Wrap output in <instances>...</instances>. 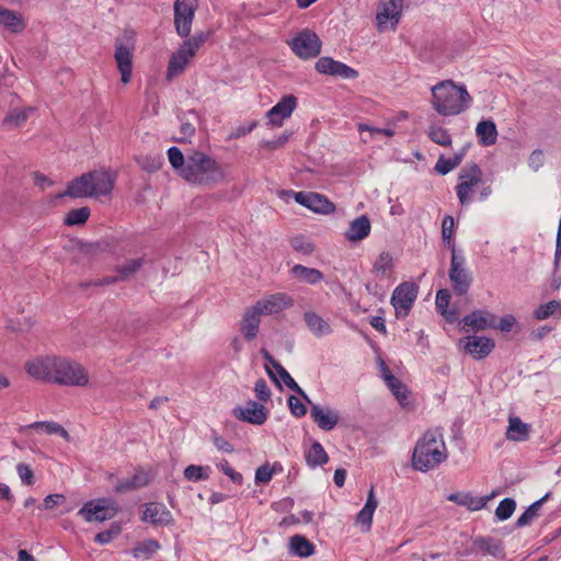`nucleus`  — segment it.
Listing matches in <instances>:
<instances>
[{
  "mask_svg": "<svg viewBox=\"0 0 561 561\" xmlns=\"http://www.w3.org/2000/svg\"><path fill=\"white\" fill-rule=\"evenodd\" d=\"M432 106L443 116H454L463 113L471 104L472 98L463 84L453 80H443L431 89Z\"/></svg>",
  "mask_w": 561,
  "mask_h": 561,
  "instance_id": "obj_1",
  "label": "nucleus"
},
{
  "mask_svg": "<svg viewBox=\"0 0 561 561\" xmlns=\"http://www.w3.org/2000/svg\"><path fill=\"white\" fill-rule=\"evenodd\" d=\"M115 184V175L99 169L83 173L69 182L67 190L57 195V198L69 196L71 198L100 197L111 194Z\"/></svg>",
  "mask_w": 561,
  "mask_h": 561,
  "instance_id": "obj_2",
  "label": "nucleus"
},
{
  "mask_svg": "<svg viewBox=\"0 0 561 561\" xmlns=\"http://www.w3.org/2000/svg\"><path fill=\"white\" fill-rule=\"evenodd\" d=\"M447 459V448L443 433L436 430H428L417 440L413 455L412 467L422 472L436 468Z\"/></svg>",
  "mask_w": 561,
  "mask_h": 561,
  "instance_id": "obj_3",
  "label": "nucleus"
},
{
  "mask_svg": "<svg viewBox=\"0 0 561 561\" xmlns=\"http://www.w3.org/2000/svg\"><path fill=\"white\" fill-rule=\"evenodd\" d=\"M181 178L194 185H213L224 180L225 172L214 158L192 150L186 154V167L181 170Z\"/></svg>",
  "mask_w": 561,
  "mask_h": 561,
  "instance_id": "obj_4",
  "label": "nucleus"
},
{
  "mask_svg": "<svg viewBox=\"0 0 561 561\" xmlns=\"http://www.w3.org/2000/svg\"><path fill=\"white\" fill-rule=\"evenodd\" d=\"M206 39L207 34L198 32L180 45L179 49L172 54L170 58L165 75L167 80H172L185 70L187 64L204 45Z\"/></svg>",
  "mask_w": 561,
  "mask_h": 561,
  "instance_id": "obj_5",
  "label": "nucleus"
},
{
  "mask_svg": "<svg viewBox=\"0 0 561 561\" xmlns=\"http://www.w3.org/2000/svg\"><path fill=\"white\" fill-rule=\"evenodd\" d=\"M89 382L85 368L71 359L57 357L54 383L71 387H84Z\"/></svg>",
  "mask_w": 561,
  "mask_h": 561,
  "instance_id": "obj_6",
  "label": "nucleus"
},
{
  "mask_svg": "<svg viewBox=\"0 0 561 561\" xmlns=\"http://www.w3.org/2000/svg\"><path fill=\"white\" fill-rule=\"evenodd\" d=\"M288 45L297 57L307 60L320 54L322 42L313 31L304 28L288 42Z\"/></svg>",
  "mask_w": 561,
  "mask_h": 561,
  "instance_id": "obj_7",
  "label": "nucleus"
},
{
  "mask_svg": "<svg viewBox=\"0 0 561 561\" xmlns=\"http://www.w3.org/2000/svg\"><path fill=\"white\" fill-rule=\"evenodd\" d=\"M118 512L116 503L106 497L87 502L79 511L78 515L85 522H105L112 519Z\"/></svg>",
  "mask_w": 561,
  "mask_h": 561,
  "instance_id": "obj_8",
  "label": "nucleus"
},
{
  "mask_svg": "<svg viewBox=\"0 0 561 561\" xmlns=\"http://www.w3.org/2000/svg\"><path fill=\"white\" fill-rule=\"evenodd\" d=\"M482 176V170L477 163L467 164L460 170L458 174L459 183L456 186V194L462 206L471 203L472 188L481 183Z\"/></svg>",
  "mask_w": 561,
  "mask_h": 561,
  "instance_id": "obj_9",
  "label": "nucleus"
},
{
  "mask_svg": "<svg viewBox=\"0 0 561 561\" xmlns=\"http://www.w3.org/2000/svg\"><path fill=\"white\" fill-rule=\"evenodd\" d=\"M448 275L455 293L459 296L466 295L471 286L472 277L469 271L466 268L465 256L457 253L455 244H453V253Z\"/></svg>",
  "mask_w": 561,
  "mask_h": 561,
  "instance_id": "obj_10",
  "label": "nucleus"
},
{
  "mask_svg": "<svg viewBox=\"0 0 561 561\" xmlns=\"http://www.w3.org/2000/svg\"><path fill=\"white\" fill-rule=\"evenodd\" d=\"M196 9L197 0H175L174 27L179 36H190Z\"/></svg>",
  "mask_w": 561,
  "mask_h": 561,
  "instance_id": "obj_11",
  "label": "nucleus"
},
{
  "mask_svg": "<svg viewBox=\"0 0 561 561\" xmlns=\"http://www.w3.org/2000/svg\"><path fill=\"white\" fill-rule=\"evenodd\" d=\"M133 50L134 44L130 36L116 39L114 58L123 83H128L131 78Z\"/></svg>",
  "mask_w": 561,
  "mask_h": 561,
  "instance_id": "obj_12",
  "label": "nucleus"
},
{
  "mask_svg": "<svg viewBox=\"0 0 561 561\" xmlns=\"http://www.w3.org/2000/svg\"><path fill=\"white\" fill-rule=\"evenodd\" d=\"M261 354L265 360V369L271 379H273L275 382H277L276 376L273 373V370L270 368V366H272L276 370V373L279 375L280 379L283 380V382L290 390H293L296 393H298L299 396H301L302 399L307 403H311V400L309 399V397L299 387V385L294 380V378L289 375V373L277 360H275V358L265 348L261 350Z\"/></svg>",
  "mask_w": 561,
  "mask_h": 561,
  "instance_id": "obj_13",
  "label": "nucleus"
},
{
  "mask_svg": "<svg viewBox=\"0 0 561 561\" xmlns=\"http://www.w3.org/2000/svg\"><path fill=\"white\" fill-rule=\"evenodd\" d=\"M417 289L414 284L402 283L392 293L391 304L397 317H405L416 299Z\"/></svg>",
  "mask_w": 561,
  "mask_h": 561,
  "instance_id": "obj_14",
  "label": "nucleus"
},
{
  "mask_svg": "<svg viewBox=\"0 0 561 561\" xmlns=\"http://www.w3.org/2000/svg\"><path fill=\"white\" fill-rule=\"evenodd\" d=\"M459 345L474 359L485 358L495 347L492 339L486 336H465L460 339Z\"/></svg>",
  "mask_w": 561,
  "mask_h": 561,
  "instance_id": "obj_15",
  "label": "nucleus"
},
{
  "mask_svg": "<svg viewBox=\"0 0 561 561\" xmlns=\"http://www.w3.org/2000/svg\"><path fill=\"white\" fill-rule=\"evenodd\" d=\"M57 357H37L25 365L30 376L37 380L54 382L55 367Z\"/></svg>",
  "mask_w": 561,
  "mask_h": 561,
  "instance_id": "obj_16",
  "label": "nucleus"
},
{
  "mask_svg": "<svg viewBox=\"0 0 561 561\" xmlns=\"http://www.w3.org/2000/svg\"><path fill=\"white\" fill-rule=\"evenodd\" d=\"M295 201L316 213L329 214L334 210V205L325 196L314 192H289Z\"/></svg>",
  "mask_w": 561,
  "mask_h": 561,
  "instance_id": "obj_17",
  "label": "nucleus"
},
{
  "mask_svg": "<svg viewBox=\"0 0 561 561\" xmlns=\"http://www.w3.org/2000/svg\"><path fill=\"white\" fill-rule=\"evenodd\" d=\"M316 70L323 75L340 77L343 79H355L358 77L354 68L332 59L331 57H321L316 62Z\"/></svg>",
  "mask_w": 561,
  "mask_h": 561,
  "instance_id": "obj_18",
  "label": "nucleus"
},
{
  "mask_svg": "<svg viewBox=\"0 0 561 561\" xmlns=\"http://www.w3.org/2000/svg\"><path fill=\"white\" fill-rule=\"evenodd\" d=\"M232 414L238 420L254 425H262L267 419L265 407L253 400H249L244 407H236Z\"/></svg>",
  "mask_w": 561,
  "mask_h": 561,
  "instance_id": "obj_19",
  "label": "nucleus"
},
{
  "mask_svg": "<svg viewBox=\"0 0 561 561\" xmlns=\"http://www.w3.org/2000/svg\"><path fill=\"white\" fill-rule=\"evenodd\" d=\"M141 520L154 526H170L174 523L172 513L164 504L158 502L145 504Z\"/></svg>",
  "mask_w": 561,
  "mask_h": 561,
  "instance_id": "obj_20",
  "label": "nucleus"
},
{
  "mask_svg": "<svg viewBox=\"0 0 561 561\" xmlns=\"http://www.w3.org/2000/svg\"><path fill=\"white\" fill-rule=\"evenodd\" d=\"M290 306H293V299L284 293H277L257 300L253 307L261 316H268L278 313Z\"/></svg>",
  "mask_w": 561,
  "mask_h": 561,
  "instance_id": "obj_21",
  "label": "nucleus"
},
{
  "mask_svg": "<svg viewBox=\"0 0 561 561\" xmlns=\"http://www.w3.org/2000/svg\"><path fill=\"white\" fill-rule=\"evenodd\" d=\"M297 106V99L294 95H285L267 113L268 124L280 127L283 122L290 117Z\"/></svg>",
  "mask_w": 561,
  "mask_h": 561,
  "instance_id": "obj_22",
  "label": "nucleus"
},
{
  "mask_svg": "<svg viewBox=\"0 0 561 561\" xmlns=\"http://www.w3.org/2000/svg\"><path fill=\"white\" fill-rule=\"evenodd\" d=\"M381 5V10L377 13L379 28H385L388 23L394 27L401 18L403 0H387Z\"/></svg>",
  "mask_w": 561,
  "mask_h": 561,
  "instance_id": "obj_23",
  "label": "nucleus"
},
{
  "mask_svg": "<svg viewBox=\"0 0 561 561\" xmlns=\"http://www.w3.org/2000/svg\"><path fill=\"white\" fill-rule=\"evenodd\" d=\"M309 404L311 405L310 416L319 428L331 431L337 425L340 415L336 411L329 408L323 409L312 402Z\"/></svg>",
  "mask_w": 561,
  "mask_h": 561,
  "instance_id": "obj_24",
  "label": "nucleus"
},
{
  "mask_svg": "<svg viewBox=\"0 0 561 561\" xmlns=\"http://www.w3.org/2000/svg\"><path fill=\"white\" fill-rule=\"evenodd\" d=\"M461 322L466 327H471L474 331H483L495 328V314L488 310H474L463 317Z\"/></svg>",
  "mask_w": 561,
  "mask_h": 561,
  "instance_id": "obj_25",
  "label": "nucleus"
},
{
  "mask_svg": "<svg viewBox=\"0 0 561 561\" xmlns=\"http://www.w3.org/2000/svg\"><path fill=\"white\" fill-rule=\"evenodd\" d=\"M378 506V501L375 496L374 488L371 486L364 507L356 516V523L360 525L363 531H369L373 524V516Z\"/></svg>",
  "mask_w": 561,
  "mask_h": 561,
  "instance_id": "obj_26",
  "label": "nucleus"
},
{
  "mask_svg": "<svg viewBox=\"0 0 561 561\" xmlns=\"http://www.w3.org/2000/svg\"><path fill=\"white\" fill-rule=\"evenodd\" d=\"M447 500L456 503L457 505L463 506L469 511H479L486 506L489 496L474 497L469 492H457L449 494Z\"/></svg>",
  "mask_w": 561,
  "mask_h": 561,
  "instance_id": "obj_27",
  "label": "nucleus"
},
{
  "mask_svg": "<svg viewBox=\"0 0 561 561\" xmlns=\"http://www.w3.org/2000/svg\"><path fill=\"white\" fill-rule=\"evenodd\" d=\"M370 228L369 218L366 215H362L350 222L344 236L348 241L357 242L368 237Z\"/></svg>",
  "mask_w": 561,
  "mask_h": 561,
  "instance_id": "obj_28",
  "label": "nucleus"
},
{
  "mask_svg": "<svg viewBox=\"0 0 561 561\" xmlns=\"http://www.w3.org/2000/svg\"><path fill=\"white\" fill-rule=\"evenodd\" d=\"M260 318L261 313L253 306L244 312L240 331L248 341L255 339L257 335Z\"/></svg>",
  "mask_w": 561,
  "mask_h": 561,
  "instance_id": "obj_29",
  "label": "nucleus"
},
{
  "mask_svg": "<svg viewBox=\"0 0 561 561\" xmlns=\"http://www.w3.org/2000/svg\"><path fill=\"white\" fill-rule=\"evenodd\" d=\"M386 383L402 408L409 409L412 407V402L410 401V391L404 383L392 375L391 371H388V375L386 376Z\"/></svg>",
  "mask_w": 561,
  "mask_h": 561,
  "instance_id": "obj_30",
  "label": "nucleus"
},
{
  "mask_svg": "<svg viewBox=\"0 0 561 561\" xmlns=\"http://www.w3.org/2000/svg\"><path fill=\"white\" fill-rule=\"evenodd\" d=\"M530 425L522 422L518 416H510L506 438L513 442H525L529 438Z\"/></svg>",
  "mask_w": 561,
  "mask_h": 561,
  "instance_id": "obj_31",
  "label": "nucleus"
},
{
  "mask_svg": "<svg viewBox=\"0 0 561 561\" xmlns=\"http://www.w3.org/2000/svg\"><path fill=\"white\" fill-rule=\"evenodd\" d=\"M150 482V477L145 471H137L131 478L118 481L114 488L116 493H126L146 486Z\"/></svg>",
  "mask_w": 561,
  "mask_h": 561,
  "instance_id": "obj_32",
  "label": "nucleus"
},
{
  "mask_svg": "<svg viewBox=\"0 0 561 561\" xmlns=\"http://www.w3.org/2000/svg\"><path fill=\"white\" fill-rule=\"evenodd\" d=\"M450 293L448 289H439L436 293V309L446 319L447 322L453 323L458 319L456 309H449Z\"/></svg>",
  "mask_w": 561,
  "mask_h": 561,
  "instance_id": "obj_33",
  "label": "nucleus"
},
{
  "mask_svg": "<svg viewBox=\"0 0 561 561\" xmlns=\"http://www.w3.org/2000/svg\"><path fill=\"white\" fill-rule=\"evenodd\" d=\"M304 319L308 329L316 336H324L332 332L330 324L322 317H320L318 313L313 311L305 312Z\"/></svg>",
  "mask_w": 561,
  "mask_h": 561,
  "instance_id": "obj_34",
  "label": "nucleus"
},
{
  "mask_svg": "<svg viewBox=\"0 0 561 561\" xmlns=\"http://www.w3.org/2000/svg\"><path fill=\"white\" fill-rule=\"evenodd\" d=\"M314 545L305 536L294 535L289 539V552L300 558H308L314 553Z\"/></svg>",
  "mask_w": 561,
  "mask_h": 561,
  "instance_id": "obj_35",
  "label": "nucleus"
},
{
  "mask_svg": "<svg viewBox=\"0 0 561 561\" xmlns=\"http://www.w3.org/2000/svg\"><path fill=\"white\" fill-rule=\"evenodd\" d=\"M291 274L297 279L310 285H316L323 279V274L318 268L307 267L301 264H296L291 268Z\"/></svg>",
  "mask_w": 561,
  "mask_h": 561,
  "instance_id": "obj_36",
  "label": "nucleus"
},
{
  "mask_svg": "<svg viewBox=\"0 0 561 561\" xmlns=\"http://www.w3.org/2000/svg\"><path fill=\"white\" fill-rule=\"evenodd\" d=\"M476 133L479 141L483 146H491L496 142L497 130L495 123L491 119L479 122L476 127Z\"/></svg>",
  "mask_w": 561,
  "mask_h": 561,
  "instance_id": "obj_37",
  "label": "nucleus"
},
{
  "mask_svg": "<svg viewBox=\"0 0 561 561\" xmlns=\"http://www.w3.org/2000/svg\"><path fill=\"white\" fill-rule=\"evenodd\" d=\"M198 121L197 113L195 111H190L185 115V117H181V126L180 133L181 136L175 138L178 142H186L191 141V138L195 134V123Z\"/></svg>",
  "mask_w": 561,
  "mask_h": 561,
  "instance_id": "obj_38",
  "label": "nucleus"
},
{
  "mask_svg": "<svg viewBox=\"0 0 561 561\" xmlns=\"http://www.w3.org/2000/svg\"><path fill=\"white\" fill-rule=\"evenodd\" d=\"M392 270L393 260L391 254L386 251L381 252L374 263L373 273H375L379 279H385L391 275Z\"/></svg>",
  "mask_w": 561,
  "mask_h": 561,
  "instance_id": "obj_39",
  "label": "nucleus"
},
{
  "mask_svg": "<svg viewBox=\"0 0 561 561\" xmlns=\"http://www.w3.org/2000/svg\"><path fill=\"white\" fill-rule=\"evenodd\" d=\"M473 546L484 554L500 557L503 553L501 541L491 537H478L473 540Z\"/></svg>",
  "mask_w": 561,
  "mask_h": 561,
  "instance_id": "obj_40",
  "label": "nucleus"
},
{
  "mask_svg": "<svg viewBox=\"0 0 561 561\" xmlns=\"http://www.w3.org/2000/svg\"><path fill=\"white\" fill-rule=\"evenodd\" d=\"M0 24L8 27L12 33H20L25 27L21 15L3 8H0Z\"/></svg>",
  "mask_w": 561,
  "mask_h": 561,
  "instance_id": "obj_41",
  "label": "nucleus"
},
{
  "mask_svg": "<svg viewBox=\"0 0 561 561\" xmlns=\"http://www.w3.org/2000/svg\"><path fill=\"white\" fill-rule=\"evenodd\" d=\"M306 461L310 468L322 466L329 461V456L319 442H314L306 453Z\"/></svg>",
  "mask_w": 561,
  "mask_h": 561,
  "instance_id": "obj_42",
  "label": "nucleus"
},
{
  "mask_svg": "<svg viewBox=\"0 0 561 561\" xmlns=\"http://www.w3.org/2000/svg\"><path fill=\"white\" fill-rule=\"evenodd\" d=\"M550 496V493L545 494L541 499L534 502L528 508L517 518L516 526L525 527L529 525L535 517L538 516V512L541 508L542 504Z\"/></svg>",
  "mask_w": 561,
  "mask_h": 561,
  "instance_id": "obj_43",
  "label": "nucleus"
},
{
  "mask_svg": "<svg viewBox=\"0 0 561 561\" xmlns=\"http://www.w3.org/2000/svg\"><path fill=\"white\" fill-rule=\"evenodd\" d=\"M33 107L28 108H14L3 119V124L9 128H16L26 122L30 114L33 112Z\"/></svg>",
  "mask_w": 561,
  "mask_h": 561,
  "instance_id": "obj_44",
  "label": "nucleus"
},
{
  "mask_svg": "<svg viewBox=\"0 0 561 561\" xmlns=\"http://www.w3.org/2000/svg\"><path fill=\"white\" fill-rule=\"evenodd\" d=\"M462 159L463 152L456 153L451 158L440 156L435 164V170L437 173L445 175L457 168L461 163Z\"/></svg>",
  "mask_w": 561,
  "mask_h": 561,
  "instance_id": "obj_45",
  "label": "nucleus"
},
{
  "mask_svg": "<svg viewBox=\"0 0 561 561\" xmlns=\"http://www.w3.org/2000/svg\"><path fill=\"white\" fill-rule=\"evenodd\" d=\"M144 265L142 259H131L125 264L116 266L115 271L122 280L128 279L131 275L137 273Z\"/></svg>",
  "mask_w": 561,
  "mask_h": 561,
  "instance_id": "obj_46",
  "label": "nucleus"
},
{
  "mask_svg": "<svg viewBox=\"0 0 561 561\" xmlns=\"http://www.w3.org/2000/svg\"><path fill=\"white\" fill-rule=\"evenodd\" d=\"M90 217V208L81 207L71 209L65 217V225L67 226H78L83 225Z\"/></svg>",
  "mask_w": 561,
  "mask_h": 561,
  "instance_id": "obj_47",
  "label": "nucleus"
},
{
  "mask_svg": "<svg viewBox=\"0 0 561 561\" xmlns=\"http://www.w3.org/2000/svg\"><path fill=\"white\" fill-rule=\"evenodd\" d=\"M160 549V543L156 539H147L138 543L133 550L131 554L134 558H140L142 556H151Z\"/></svg>",
  "mask_w": 561,
  "mask_h": 561,
  "instance_id": "obj_48",
  "label": "nucleus"
},
{
  "mask_svg": "<svg viewBox=\"0 0 561 561\" xmlns=\"http://www.w3.org/2000/svg\"><path fill=\"white\" fill-rule=\"evenodd\" d=\"M209 467L190 465L184 469V478L188 481L197 482L209 478Z\"/></svg>",
  "mask_w": 561,
  "mask_h": 561,
  "instance_id": "obj_49",
  "label": "nucleus"
},
{
  "mask_svg": "<svg viewBox=\"0 0 561 561\" xmlns=\"http://www.w3.org/2000/svg\"><path fill=\"white\" fill-rule=\"evenodd\" d=\"M30 428H43L48 434H58L66 440H69V433L56 422H35L28 425Z\"/></svg>",
  "mask_w": 561,
  "mask_h": 561,
  "instance_id": "obj_50",
  "label": "nucleus"
},
{
  "mask_svg": "<svg viewBox=\"0 0 561 561\" xmlns=\"http://www.w3.org/2000/svg\"><path fill=\"white\" fill-rule=\"evenodd\" d=\"M516 508V502L514 499L506 497L500 502L495 510V516L499 520L508 519Z\"/></svg>",
  "mask_w": 561,
  "mask_h": 561,
  "instance_id": "obj_51",
  "label": "nucleus"
},
{
  "mask_svg": "<svg viewBox=\"0 0 561 561\" xmlns=\"http://www.w3.org/2000/svg\"><path fill=\"white\" fill-rule=\"evenodd\" d=\"M428 137L439 146L449 147L451 145V137L443 127L432 126L428 130Z\"/></svg>",
  "mask_w": 561,
  "mask_h": 561,
  "instance_id": "obj_52",
  "label": "nucleus"
},
{
  "mask_svg": "<svg viewBox=\"0 0 561 561\" xmlns=\"http://www.w3.org/2000/svg\"><path fill=\"white\" fill-rule=\"evenodd\" d=\"M168 158L172 168L175 169L181 176V170H184L186 167V157H184L183 152L178 147H171L168 150Z\"/></svg>",
  "mask_w": 561,
  "mask_h": 561,
  "instance_id": "obj_53",
  "label": "nucleus"
},
{
  "mask_svg": "<svg viewBox=\"0 0 561 561\" xmlns=\"http://www.w3.org/2000/svg\"><path fill=\"white\" fill-rule=\"evenodd\" d=\"M455 221L450 215H446L442 221V238L447 247L453 251V234H454Z\"/></svg>",
  "mask_w": 561,
  "mask_h": 561,
  "instance_id": "obj_54",
  "label": "nucleus"
},
{
  "mask_svg": "<svg viewBox=\"0 0 561 561\" xmlns=\"http://www.w3.org/2000/svg\"><path fill=\"white\" fill-rule=\"evenodd\" d=\"M121 533V525L118 523H113L108 529L96 534L94 540L100 545H106L116 538Z\"/></svg>",
  "mask_w": 561,
  "mask_h": 561,
  "instance_id": "obj_55",
  "label": "nucleus"
},
{
  "mask_svg": "<svg viewBox=\"0 0 561 561\" xmlns=\"http://www.w3.org/2000/svg\"><path fill=\"white\" fill-rule=\"evenodd\" d=\"M561 308V305L558 300H551L547 304L540 305L534 312V316L537 320H546L551 317L558 309Z\"/></svg>",
  "mask_w": 561,
  "mask_h": 561,
  "instance_id": "obj_56",
  "label": "nucleus"
},
{
  "mask_svg": "<svg viewBox=\"0 0 561 561\" xmlns=\"http://www.w3.org/2000/svg\"><path fill=\"white\" fill-rule=\"evenodd\" d=\"M290 244L295 251L301 252L302 254H311L314 250V245L304 236H296L291 239Z\"/></svg>",
  "mask_w": 561,
  "mask_h": 561,
  "instance_id": "obj_57",
  "label": "nucleus"
},
{
  "mask_svg": "<svg viewBox=\"0 0 561 561\" xmlns=\"http://www.w3.org/2000/svg\"><path fill=\"white\" fill-rule=\"evenodd\" d=\"M16 472H18L23 484L33 485L35 483L34 472L28 465H26L24 462L18 463Z\"/></svg>",
  "mask_w": 561,
  "mask_h": 561,
  "instance_id": "obj_58",
  "label": "nucleus"
},
{
  "mask_svg": "<svg viewBox=\"0 0 561 561\" xmlns=\"http://www.w3.org/2000/svg\"><path fill=\"white\" fill-rule=\"evenodd\" d=\"M217 468L222 471L224 474L230 478L233 483L241 484L242 483V474L237 472L229 462L224 459L219 463H217Z\"/></svg>",
  "mask_w": 561,
  "mask_h": 561,
  "instance_id": "obj_59",
  "label": "nucleus"
},
{
  "mask_svg": "<svg viewBox=\"0 0 561 561\" xmlns=\"http://www.w3.org/2000/svg\"><path fill=\"white\" fill-rule=\"evenodd\" d=\"M275 471L274 468H272L268 463H265L261 467H259L255 471V482L256 483H268Z\"/></svg>",
  "mask_w": 561,
  "mask_h": 561,
  "instance_id": "obj_60",
  "label": "nucleus"
},
{
  "mask_svg": "<svg viewBox=\"0 0 561 561\" xmlns=\"http://www.w3.org/2000/svg\"><path fill=\"white\" fill-rule=\"evenodd\" d=\"M288 407L293 415L296 417H302L307 413L306 405L301 402V400L295 396H290L288 398Z\"/></svg>",
  "mask_w": 561,
  "mask_h": 561,
  "instance_id": "obj_61",
  "label": "nucleus"
},
{
  "mask_svg": "<svg viewBox=\"0 0 561 561\" xmlns=\"http://www.w3.org/2000/svg\"><path fill=\"white\" fill-rule=\"evenodd\" d=\"M255 396L260 401H268L271 398V390L264 379H259L254 387Z\"/></svg>",
  "mask_w": 561,
  "mask_h": 561,
  "instance_id": "obj_62",
  "label": "nucleus"
},
{
  "mask_svg": "<svg viewBox=\"0 0 561 561\" xmlns=\"http://www.w3.org/2000/svg\"><path fill=\"white\" fill-rule=\"evenodd\" d=\"M65 501H66V497L62 494H58V493L49 494L44 499L42 508L43 510H51L55 506L62 504Z\"/></svg>",
  "mask_w": 561,
  "mask_h": 561,
  "instance_id": "obj_63",
  "label": "nucleus"
},
{
  "mask_svg": "<svg viewBox=\"0 0 561 561\" xmlns=\"http://www.w3.org/2000/svg\"><path fill=\"white\" fill-rule=\"evenodd\" d=\"M515 323H516L515 317L512 314H506L501 318L499 323L495 321L494 329H497L502 332H510L513 329Z\"/></svg>",
  "mask_w": 561,
  "mask_h": 561,
  "instance_id": "obj_64",
  "label": "nucleus"
}]
</instances>
